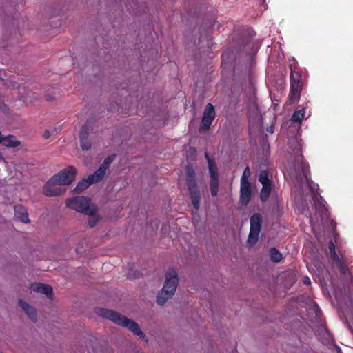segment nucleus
<instances>
[{"label":"nucleus","instance_id":"nucleus-8","mask_svg":"<svg viewBox=\"0 0 353 353\" xmlns=\"http://www.w3.org/2000/svg\"><path fill=\"white\" fill-rule=\"evenodd\" d=\"M215 117L216 112L214 105L210 103H208L203 110L199 132L201 133L208 131L210 128Z\"/></svg>","mask_w":353,"mask_h":353},{"label":"nucleus","instance_id":"nucleus-28","mask_svg":"<svg viewBox=\"0 0 353 353\" xmlns=\"http://www.w3.org/2000/svg\"><path fill=\"white\" fill-rule=\"evenodd\" d=\"M250 176V170L249 166H246L243 170V174L241 178V182H249L248 178Z\"/></svg>","mask_w":353,"mask_h":353},{"label":"nucleus","instance_id":"nucleus-26","mask_svg":"<svg viewBox=\"0 0 353 353\" xmlns=\"http://www.w3.org/2000/svg\"><path fill=\"white\" fill-rule=\"evenodd\" d=\"M270 259L273 262H280L282 259V254L274 248H271L270 251Z\"/></svg>","mask_w":353,"mask_h":353},{"label":"nucleus","instance_id":"nucleus-21","mask_svg":"<svg viewBox=\"0 0 353 353\" xmlns=\"http://www.w3.org/2000/svg\"><path fill=\"white\" fill-rule=\"evenodd\" d=\"M6 147H16L20 145V142L16 140L15 137L13 135H8L5 137L1 136V143Z\"/></svg>","mask_w":353,"mask_h":353},{"label":"nucleus","instance_id":"nucleus-27","mask_svg":"<svg viewBox=\"0 0 353 353\" xmlns=\"http://www.w3.org/2000/svg\"><path fill=\"white\" fill-rule=\"evenodd\" d=\"M328 248L330 253V258L333 262L340 259V257L336 254L335 245L332 240H330L329 242Z\"/></svg>","mask_w":353,"mask_h":353},{"label":"nucleus","instance_id":"nucleus-36","mask_svg":"<svg viewBox=\"0 0 353 353\" xmlns=\"http://www.w3.org/2000/svg\"><path fill=\"white\" fill-rule=\"evenodd\" d=\"M193 153L195 154L196 153V150L194 149H193Z\"/></svg>","mask_w":353,"mask_h":353},{"label":"nucleus","instance_id":"nucleus-19","mask_svg":"<svg viewBox=\"0 0 353 353\" xmlns=\"http://www.w3.org/2000/svg\"><path fill=\"white\" fill-rule=\"evenodd\" d=\"M19 305L23 309V310L28 315V316L34 321L36 319V312L33 307L30 306L27 302L19 299Z\"/></svg>","mask_w":353,"mask_h":353},{"label":"nucleus","instance_id":"nucleus-13","mask_svg":"<svg viewBox=\"0 0 353 353\" xmlns=\"http://www.w3.org/2000/svg\"><path fill=\"white\" fill-rule=\"evenodd\" d=\"M252 196V189L250 182H241L239 202L242 205L246 206L249 203Z\"/></svg>","mask_w":353,"mask_h":353},{"label":"nucleus","instance_id":"nucleus-34","mask_svg":"<svg viewBox=\"0 0 353 353\" xmlns=\"http://www.w3.org/2000/svg\"><path fill=\"white\" fill-rule=\"evenodd\" d=\"M3 106H4V103L0 101V109H1Z\"/></svg>","mask_w":353,"mask_h":353},{"label":"nucleus","instance_id":"nucleus-12","mask_svg":"<svg viewBox=\"0 0 353 353\" xmlns=\"http://www.w3.org/2000/svg\"><path fill=\"white\" fill-rule=\"evenodd\" d=\"M100 181L99 178L93 173L89 175L87 179H83L79 181L72 192L76 194L81 193L92 184L96 183Z\"/></svg>","mask_w":353,"mask_h":353},{"label":"nucleus","instance_id":"nucleus-25","mask_svg":"<svg viewBox=\"0 0 353 353\" xmlns=\"http://www.w3.org/2000/svg\"><path fill=\"white\" fill-rule=\"evenodd\" d=\"M272 214H273V218L276 219H279L283 214L282 208L277 202L272 204Z\"/></svg>","mask_w":353,"mask_h":353},{"label":"nucleus","instance_id":"nucleus-15","mask_svg":"<svg viewBox=\"0 0 353 353\" xmlns=\"http://www.w3.org/2000/svg\"><path fill=\"white\" fill-rule=\"evenodd\" d=\"M248 114L249 120H257L260 119V111L256 99L253 97L250 99L248 104Z\"/></svg>","mask_w":353,"mask_h":353},{"label":"nucleus","instance_id":"nucleus-17","mask_svg":"<svg viewBox=\"0 0 353 353\" xmlns=\"http://www.w3.org/2000/svg\"><path fill=\"white\" fill-rule=\"evenodd\" d=\"M30 289L34 292L43 294L47 296L52 295L53 291L52 288L50 285L42 283H32Z\"/></svg>","mask_w":353,"mask_h":353},{"label":"nucleus","instance_id":"nucleus-30","mask_svg":"<svg viewBox=\"0 0 353 353\" xmlns=\"http://www.w3.org/2000/svg\"><path fill=\"white\" fill-rule=\"evenodd\" d=\"M303 282L305 285H310L311 283L310 279L308 276H305L303 279Z\"/></svg>","mask_w":353,"mask_h":353},{"label":"nucleus","instance_id":"nucleus-16","mask_svg":"<svg viewBox=\"0 0 353 353\" xmlns=\"http://www.w3.org/2000/svg\"><path fill=\"white\" fill-rule=\"evenodd\" d=\"M115 154H112L106 157L103 163L100 165L99 168L97 169L94 173L97 176L100 180H101L105 174L106 170L110 167V164L113 162L115 159Z\"/></svg>","mask_w":353,"mask_h":353},{"label":"nucleus","instance_id":"nucleus-33","mask_svg":"<svg viewBox=\"0 0 353 353\" xmlns=\"http://www.w3.org/2000/svg\"><path fill=\"white\" fill-rule=\"evenodd\" d=\"M54 99V97H51L50 96H46V100L51 101Z\"/></svg>","mask_w":353,"mask_h":353},{"label":"nucleus","instance_id":"nucleus-1","mask_svg":"<svg viewBox=\"0 0 353 353\" xmlns=\"http://www.w3.org/2000/svg\"><path fill=\"white\" fill-rule=\"evenodd\" d=\"M294 154V160L293 166L296 172V178L302 181L304 178L307 183L312 199V205L315 210L314 217L312 215L307 202V194H304L299 191V194L294 197L295 210L299 213L305 215L310 221H334L331 219L330 212L327 207L326 201L318 192L319 185L314 183L310 179V166L305 161L302 154V145L297 139H294L290 146Z\"/></svg>","mask_w":353,"mask_h":353},{"label":"nucleus","instance_id":"nucleus-14","mask_svg":"<svg viewBox=\"0 0 353 353\" xmlns=\"http://www.w3.org/2000/svg\"><path fill=\"white\" fill-rule=\"evenodd\" d=\"M261 222H250V230L247 240L248 245L253 246L257 242L261 228Z\"/></svg>","mask_w":353,"mask_h":353},{"label":"nucleus","instance_id":"nucleus-23","mask_svg":"<svg viewBox=\"0 0 353 353\" xmlns=\"http://www.w3.org/2000/svg\"><path fill=\"white\" fill-rule=\"evenodd\" d=\"M259 181L263 185H272V181L269 178V172L267 170H261L259 175Z\"/></svg>","mask_w":353,"mask_h":353},{"label":"nucleus","instance_id":"nucleus-24","mask_svg":"<svg viewBox=\"0 0 353 353\" xmlns=\"http://www.w3.org/2000/svg\"><path fill=\"white\" fill-rule=\"evenodd\" d=\"M305 109V107L301 110H296L294 112V114H292V116L291 117L290 120L294 123L301 122L304 118Z\"/></svg>","mask_w":353,"mask_h":353},{"label":"nucleus","instance_id":"nucleus-10","mask_svg":"<svg viewBox=\"0 0 353 353\" xmlns=\"http://www.w3.org/2000/svg\"><path fill=\"white\" fill-rule=\"evenodd\" d=\"M187 185L190 192L192 205L196 210H198L200 206L201 196L196 180L193 177H189L187 180Z\"/></svg>","mask_w":353,"mask_h":353},{"label":"nucleus","instance_id":"nucleus-4","mask_svg":"<svg viewBox=\"0 0 353 353\" xmlns=\"http://www.w3.org/2000/svg\"><path fill=\"white\" fill-rule=\"evenodd\" d=\"M290 89L289 100L291 103H295L300 99L301 93L303 87L305 74L303 73V70L298 65V63L295 62L290 65Z\"/></svg>","mask_w":353,"mask_h":353},{"label":"nucleus","instance_id":"nucleus-35","mask_svg":"<svg viewBox=\"0 0 353 353\" xmlns=\"http://www.w3.org/2000/svg\"><path fill=\"white\" fill-rule=\"evenodd\" d=\"M181 219V218H177V219H176V220H175V221H179Z\"/></svg>","mask_w":353,"mask_h":353},{"label":"nucleus","instance_id":"nucleus-29","mask_svg":"<svg viewBox=\"0 0 353 353\" xmlns=\"http://www.w3.org/2000/svg\"><path fill=\"white\" fill-rule=\"evenodd\" d=\"M250 221H262V216L259 213H254L251 216Z\"/></svg>","mask_w":353,"mask_h":353},{"label":"nucleus","instance_id":"nucleus-32","mask_svg":"<svg viewBox=\"0 0 353 353\" xmlns=\"http://www.w3.org/2000/svg\"><path fill=\"white\" fill-rule=\"evenodd\" d=\"M97 222H88V225L90 228H92L96 226Z\"/></svg>","mask_w":353,"mask_h":353},{"label":"nucleus","instance_id":"nucleus-20","mask_svg":"<svg viewBox=\"0 0 353 353\" xmlns=\"http://www.w3.org/2000/svg\"><path fill=\"white\" fill-rule=\"evenodd\" d=\"M16 221H30L28 219V211L22 205H17L14 207Z\"/></svg>","mask_w":353,"mask_h":353},{"label":"nucleus","instance_id":"nucleus-5","mask_svg":"<svg viewBox=\"0 0 353 353\" xmlns=\"http://www.w3.org/2000/svg\"><path fill=\"white\" fill-rule=\"evenodd\" d=\"M179 283L178 274L174 269L170 268L165 274V281L163 289L158 293L157 303L163 305L167 300L172 298L176 292Z\"/></svg>","mask_w":353,"mask_h":353},{"label":"nucleus","instance_id":"nucleus-11","mask_svg":"<svg viewBox=\"0 0 353 353\" xmlns=\"http://www.w3.org/2000/svg\"><path fill=\"white\" fill-rule=\"evenodd\" d=\"M58 183L52 181L50 178L43 187V194L47 196H57L62 195L65 192V188L57 187Z\"/></svg>","mask_w":353,"mask_h":353},{"label":"nucleus","instance_id":"nucleus-3","mask_svg":"<svg viewBox=\"0 0 353 353\" xmlns=\"http://www.w3.org/2000/svg\"><path fill=\"white\" fill-rule=\"evenodd\" d=\"M96 312L98 315L112 321L118 325L127 327L135 335L139 336L141 339L145 338V334L141 331L139 325L136 322L119 314V312L104 308H98L97 309Z\"/></svg>","mask_w":353,"mask_h":353},{"label":"nucleus","instance_id":"nucleus-22","mask_svg":"<svg viewBox=\"0 0 353 353\" xmlns=\"http://www.w3.org/2000/svg\"><path fill=\"white\" fill-rule=\"evenodd\" d=\"M272 190V185H263L260 192V199L263 202L268 200Z\"/></svg>","mask_w":353,"mask_h":353},{"label":"nucleus","instance_id":"nucleus-6","mask_svg":"<svg viewBox=\"0 0 353 353\" xmlns=\"http://www.w3.org/2000/svg\"><path fill=\"white\" fill-rule=\"evenodd\" d=\"M205 157L208 163L209 173L210 176V188L212 196H216L218 194L219 180L217 167L213 158L210 157L208 152L205 153Z\"/></svg>","mask_w":353,"mask_h":353},{"label":"nucleus","instance_id":"nucleus-2","mask_svg":"<svg viewBox=\"0 0 353 353\" xmlns=\"http://www.w3.org/2000/svg\"><path fill=\"white\" fill-rule=\"evenodd\" d=\"M65 204L67 207L72 210L93 217L95 219V221H99L98 214L99 208L88 196H77L69 198L66 200Z\"/></svg>","mask_w":353,"mask_h":353},{"label":"nucleus","instance_id":"nucleus-31","mask_svg":"<svg viewBox=\"0 0 353 353\" xmlns=\"http://www.w3.org/2000/svg\"><path fill=\"white\" fill-rule=\"evenodd\" d=\"M50 137V133L49 130H46L43 134V137L47 139Z\"/></svg>","mask_w":353,"mask_h":353},{"label":"nucleus","instance_id":"nucleus-9","mask_svg":"<svg viewBox=\"0 0 353 353\" xmlns=\"http://www.w3.org/2000/svg\"><path fill=\"white\" fill-rule=\"evenodd\" d=\"M92 123L90 120L82 125L79 132V139L81 148L83 150H88L91 148L92 142L88 138L90 132L92 130Z\"/></svg>","mask_w":353,"mask_h":353},{"label":"nucleus","instance_id":"nucleus-18","mask_svg":"<svg viewBox=\"0 0 353 353\" xmlns=\"http://www.w3.org/2000/svg\"><path fill=\"white\" fill-rule=\"evenodd\" d=\"M334 263L342 276L345 278H349L350 280L353 279V272L347 267L341 259L334 261Z\"/></svg>","mask_w":353,"mask_h":353},{"label":"nucleus","instance_id":"nucleus-7","mask_svg":"<svg viewBox=\"0 0 353 353\" xmlns=\"http://www.w3.org/2000/svg\"><path fill=\"white\" fill-rule=\"evenodd\" d=\"M77 169L74 166H68L51 177L52 181H56L59 185H70L74 179Z\"/></svg>","mask_w":353,"mask_h":353}]
</instances>
